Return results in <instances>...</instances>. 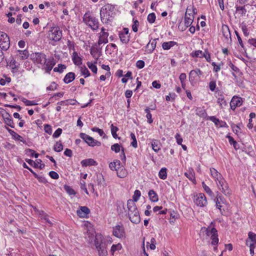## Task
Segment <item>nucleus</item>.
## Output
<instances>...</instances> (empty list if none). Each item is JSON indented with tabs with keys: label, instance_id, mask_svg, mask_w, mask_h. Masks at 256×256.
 I'll list each match as a JSON object with an SVG mask.
<instances>
[{
	"label": "nucleus",
	"instance_id": "f257e3e1",
	"mask_svg": "<svg viewBox=\"0 0 256 256\" xmlns=\"http://www.w3.org/2000/svg\"><path fill=\"white\" fill-rule=\"evenodd\" d=\"M114 8V6L110 4H106L102 8L100 16L102 22L108 23L112 20L115 14Z\"/></svg>",
	"mask_w": 256,
	"mask_h": 256
},
{
	"label": "nucleus",
	"instance_id": "f03ea898",
	"mask_svg": "<svg viewBox=\"0 0 256 256\" xmlns=\"http://www.w3.org/2000/svg\"><path fill=\"white\" fill-rule=\"evenodd\" d=\"M83 21L84 24L94 31L98 28L99 22L98 20L92 14L90 11L86 12L83 16Z\"/></svg>",
	"mask_w": 256,
	"mask_h": 256
},
{
	"label": "nucleus",
	"instance_id": "7ed1b4c3",
	"mask_svg": "<svg viewBox=\"0 0 256 256\" xmlns=\"http://www.w3.org/2000/svg\"><path fill=\"white\" fill-rule=\"evenodd\" d=\"M94 244L100 256H106L108 255L106 244L104 242H103L102 236L101 234L96 236Z\"/></svg>",
	"mask_w": 256,
	"mask_h": 256
},
{
	"label": "nucleus",
	"instance_id": "20e7f679",
	"mask_svg": "<svg viewBox=\"0 0 256 256\" xmlns=\"http://www.w3.org/2000/svg\"><path fill=\"white\" fill-rule=\"evenodd\" d=\"M204 229L206 234L207 236H210L212 240L211 244L215 246L218 244V231L214 228H211L208 226V228H202V230Z\"/></svg>",
	"mask_w": 256,
	"mask_h": 256
},
{
	"label": "nucleus",
	"instance_id": "39448f33",
	"mask_svg": "<svg viewBox=\"0 0 256 256\" xmlns=\"http://www.w3.org/2000/svg\"><path fill=\"white\" fill-rule=\"evenodd\" d=\"M48 37L54 42L59 41L62 36V32L58 27H53L48 31Z\"/></svg>",
	"mask_w": 256,
	"mask_h": 256
},
{
	"label": "nucleus",
	"instance_id": "423d86ee",
	"mask_svg": "<svg viewBox=\"0 0 256 256\" xmlns=\"http://www.w3.org/2000/svg\"><path fill=\"white\" fill-rule=\"evenodd\" d=\"M10 46V40L8 36L4 32H0V48L2 50H7Z\"/></svg>",
	"mask_w": 256,
	"mask_h": 256
},
{
	"label": "nucleus",
	"instance_id": "0eeeda50",
	"mask_svg": "<svg viewBox=\"0 0 256 256\" xmlns=\"http://www.w3.org/2000/svg\"><path fill=\"white\" fill-rule=\"evenodd\" d=\"M80 136L88 144V146H90L93 147L95 146H99L101 145V142H100L94 140L93 138L84 133H80Z\"/></svg>",
	"mask_w": 256,
	"mask_h": 256
},
{
	"label": "nucleus",
	"instance_id": "6e6552de",
	"mask_svg": "<svg viewBox=\"0 0 256 256\" xmlns=\"http://www.w3.org/2000/svg\"><path fill=\"white\" fill-rule=\"evenodd\" d=\"M194 202L196 205L200 207H204L207 204L206 197L202 193H199L194 196Z\"/></svg>",
	"mask_w": 256,
	"mask_h": 256
},
{
	"label": "nucleus",
	"instance_id": "1a4fd4ad",
	"mask_svg": "<svg viewBox=\"0 0 256 256\" xmlns=\"http://www.w3.org/2000/svg\"><path fill=\"white\" fill-rule=\"evenodd\" d=\"M101 44H99V41H98L97 43L94 44L90 49V54L96 59L94 63L97 62V60L102 54V47L100 46Z\"/></svg>",
	"mask_w": 256,
	"mask_h": 256
},
{
	"label": "nucleus",
	"instance_id": "9d476101",
	"mask_svg": "<svg viewBox=\"0 0 256 256\" xmlns=\"http://www.w3.org/2000/svg\"><path fill=\"white\" fill-rule=\"evenodd\" d=\"M30 59L34 63L42 64L46 61V56L42 52H35L30 54Z\"/></svg>",
	"mask_w": 256,
	"mask_h": 256
},
{
	"label": "nucleus",
	"instance_id": "9b49d317",
	"mask_svg": "<svg viewBox=\"0 0 256 256\" xmlns=\"http://www.w3.org/2000/svg\"><path fill=\"white\" fill-rule=\"evenodd\" d=\"M194 19V16H192V17L187 16H184V24H180L178 26V28L182 31H184L188 27L190 26L192 24Z\"/></svg>",
	"mask_w": 256,
	"mask_h": 256
},
{
	"label": "nucleus",
	"instance_id": "f8f14e48",
	"mask_svg": "<svg viewBox=\"0 0 256 256\" xmlns=\"http://www.w3.org/2000/svg\"><path fill=\"white\" fill-rule=\"evenodd\" d=\"M56 63V60L53 57L46 59V62L43 63L45 65L46 72L50 74Z\"/></svg>",
	"mask_w": 256,
	"mask_h": 256
},
{
	"label": "nucleus",
	"instance_id": "ddd939ff",
	"mask_svg": "<svg viewBox=\"0 0 256 256\" xmlns=\"http://www.w3.org/2000/svg\"><path fill=\"white\" fill-rule=\"evenodd\" d=\"M113 234L118 238H121L124 236V230L122 226L117 225L113 228Z\"/></svg>",
	"mask_w": 256,
	"mask_h": 256
},
{
	"label": "nucleus",
	"instance_id": "4468645a",
	"mask_svg": "<svg viewBox=\"0 0 256 256\" xmlns=\"http://www.w3.org/2000/svg\"><path fill=\"white\" fill-rule=\"evenodd\" d=\"M216 184L220 190L224 194H230L228 184L226 182L223 178L217 182Z\"/></svg>",
	"mask_w": 256,
	"mask_h": 256
},
{
	"label": "nucleus",
	"instance_id": "2eb2a0df",
	"mask_svg": "<svg viewBox=\"0 0 256 256\" xmlns=\"http://www.w3.org/2000/svg\"><path fill=\"white\" fill-rule=\"evenodd\" d=\"M128 216L132 222L138 224L140 221V218L138 210L134 212L128 213Z\"/></svg>",
	"mask_w": 256,
	"mask_h": 256
},
{
	"label": "nucleus",
	"instance_id": "dca6fc26",
	"mask_svg": "<svg viewBox=\"0 0 256 256\" xmlns=\"http://www.w3.org/2000/svg\"><path fill=\"white\" fill-rule=\"evenodd\" d=\"M242 100L240 97L234 96L230 102L231 108L234 110L236 107L240 106L242 104Z\"/></svg>",
	"mask_w": 256,
	"mask_h": 256
},
{
	"label": "nucleus",
	"instance_id": "f3484780",
	"mask_svg": "<svg viewBox=\"0 0 256 256\" xmlns=\"http://www.w3.org/2000/svg\"><path fill=\"white\" fill-rule=\"evenodd\" d=\"M76 213L80 218H86L87 215L90 213V210L86 206H80Z\"/></svg>",
	"mask_w": 256,
	"mask_h": 256
},
{
	"label": "nucleus",
	"instance_id": "a211bd4d",
	"mask_svg": "<svg viewBox=\"0 0 256 256\" xmlns=\"http://www.w3.org/2000/svg\"><path fill=\"white\" fill-rule=\"evenodd\" d=\"M101 33L99 36L98 40L99 44H106L108 42V33L105 32V28H102L101 29Z\"/></svg>",
	"mask_w": 256,
	"mask_h": 256
},
{
	"label": "nucleus",
	"instance_id": "6ab92c4d",
	"mask_svg": "<svg viewBox=\"0 0 256 256\" xmlns=\"http://www.w3.org/2000/svg\"><path fill=\"white\" fill-rule=\"evenodd\" d=\"M26 160L29 164L34 166L36 168H38L40 170H42L45 166L44 164H41L42 160L40 159L36 160V162H34L33 160L30 159H26Z\"/></svg>",
	"mask_w": 256,
	"mask_h": 256
},
{
	"label": "nucleus",
	"instance_id": "aec40b11",
	"mask_svg": "<svg viewBox=\"0 0 256 256\" xmlns=\"http://www.w3.org/2000/svg\"><path fill=\"white\" fill-rule=\"evenodd\" d=\"M2 117L4 120V122L6 125L10 126L12 128H14L12 118L9 113L6 112L5 114H3Z\"/></svg>",
	"mask_w": 256,
	"mask_h": 256
},
{
	"label": "nucleus",
	"instance_id": "412c9836",
	"mask_svg": "<svg viewBox=\"0 0 256 256\" xmlns=\"http://www.w3.org/2000/svg\"><path fill=\"white\" fill-rule=\"evenodd\" d=\"M7 64L9 66L12 72H14L18 70V65L16 64V60L13 58H10L9 60H6Z\"/></svg>",
	"mask_w": 256,
	"mask_h": 256
},
{
	"label": "nucleus",
	"instance_id": "4be33fe9",
	"mask_svg": "<svg viewBox=\"0 0 256 256\" xmlns=\"http://www.w3.org/2000/svg\"><path fill=\"white\" fill-rule=\"evenodd\" d=\"M29 55L30 54L28 51L27 50H18L16 51V56L20 60L27 59L29 56Z\"/></svg>",
	"mask_w": 256,
	"mask_h": 256
},
{
	"label": "nucleus",
	"instance_id": "5701e85b",
	"mask_svg": "<svg viewBox=\"0 0 256 256\" xmlns=\"http://www.w3.org/2000/svg\"><path fill=\"white\" fill-rule=\"evenodd\" d=\"M116 174L118 177L120 178H124L127 176L128 172L124 166H121L120 167H118Z\"/></svg>",
	"mask_w": 256,
	"mask_h": 256
},
{
	"label": "nucleus",
	"instance_id": "b1692460",
	"mask_svg": "<svg viewBox=\"0 0 256 256\" xmlns=\"http://www.w3.org/2000/svg\"><path fill=\"white\" fill-rule=\"evenodd\" d=\"M81 164L82 166H96L98 163L92 158H88L84 160L81 162Z\"/></svg>",
	"mask_w": 256,
	"mask_h": 256
},
{
	"label": "nucleus",
	"instance_id": "393cba45",
	"mask_svg": "<svg viewBox=\"0 0 256 256\" xmlns=\"http://www.w3.org/2000/svg\"><path fill=\"white\" fill-rule=\"evenodd\" d=\"M202 74V72L198 68H196L194 70H192L189 74V78L190 80H192V78L194 80L196 76L199 77Z\"/></svg>",
	"mask_w": 256,
	"mask_h": 256
},
{
	"label": "nucleus",
	"instance_id": "a878e982",
	"mask_svg": "<svg viewBox=\"0 0 256 256\" xmlns=\"http://www.w3.org/2000/svg\"><path fill=\"white\" fill-rule=\"evenodd\" d=\"M194 174V172L192 168H190L188 172H184V176L194 184L196 183Z\"/></svg>",
	"mask_w": 256,
	"mask_h": 256
},
{
	"label": "nucleus",
	"instance_id": "bb28decb",
	"mask_svg": "<svg viewBox=\"0 0 256 256\" xmlns=\"http://www.w3.org/2000/svg\"><path fill=\"white\" fill-rule=\"evenodd\" d=\"M210 172L212 176L215 179L216 182L222 178V174L218 172L215 168H210Z\"/></svg>",
	"mask_w": 256,
	"mask_h": 256
},
{
	"label": "nucleus",
	"instance_id": "cd10ccee",
	"mask_svg": "<svg viewBox=\"0 0 256 256\" xmlns=\"http://www.w3.org/2000/svg\"><path fill=\"white\" fill-rule=\"evenodd\" d=\"M127 206L129 211L128 213L138 210L136 204L132 200H128Z\"/></svg>",
	"mask_w": 256,
	"mask_h": 256
},
{
	"label": "nucleus",
	"instance_id": "c85d7f7f",
	"mask_svg": "<svg viewBox=\"0 0 256 256\" xmlns=\"http://www.w3.org/2000/svg\"><path fill=\"white\" fill-rule=\"evenodd\" d=\"M75 78V74L72 72L68 73L64 78V81L66 84H68L73 81Z\"/></svg>",
	"mask_w": 256,
	"mask_h": 256
},
{
	"label": "nucleus",
	"instance_id": "c756f323",
	"mask_svg": "<svg viewBox=\"0 0 256 256\" xmlns=\"http://www.w3.org/2000/svg\"><path fill=\"white\" fill-rule=\"evenodd\" d=\"M222 32L224 36L228 39L231 38V35L228 26L227 25H222Z\"/></svg>",
	"mask_w": 256,
	"mask_h": 256
},
{
	"label": "nucleus",
	"instance_id": "7c9ffc66",
	"mask_svg": "<svg viewBox=\"0 0 256 256\" xmlns=\"http://www.w3.org/2000/svg\"><path fill=\"white\" fill-rule=\"evenodd\" d=\"M72 60L74 63L77 66H80L82 64V60L78 56L76 52H74L72 54Z\"/></svg>",
	"mask_w": 256,
	"mask_h": 256
},
{
	"label": "nucleus",
	"instance_id": "2f4dec72",
	"mask_svg": "<svg viewBox=\"0 0 256 256\" xmlns=\"http://www.w3.org/2000/svg\"><path fill=\"white\" fill-rule=\"evenodd\" d=\"M177 44V43L174 41L164 42L162 44V48L164 50H168Z\"/></svg>",
	"mask_w": 256,
	"mask_h": 256
},
{
	"label": "nucleus",
	"instance_id": "473e14b6",
	"mask_svg": "<svg viewBox=\"0 0 256 256\" xmlns=\"http://www.w3.org/2000/svg\"><path fill=\"white\" fill-rule=\"evenodd\" d=\"M152 150L158 152L160 149V142L158 140H153L152 142Z\"/></svg>",
	"mask_w": 256,
	"mask_h": 256
},
{
	"label": "nucleus",
	"instance_id": "72a5a7b5",
	"mask_svg": "<svg viewBox=\"0 0 256 256\" xmlns=\"http://www.w3.org/2000/svg\"><path fill=\"white\" fill-rule=\"evenodd\" d=\"M148 196L151 201L153 202H156L158 201V196L156 192L152 190H150L148 192Z\"/></svg>",
	"mask_w": 256,
	"mask_h": 256
},
{
	"label": "nucleus",
	"instance_id": "f704fd0d",
	"mask_svg": "<svg viewBox=\"0 0 256 256\" xmlns=\"http://www.w3.org/2000/svg\"><path fill=\"white\" fill-rule=\"evenodd\" d=\"M158 40V38L154 39L151 42H150L147 44L146 47L148 48L150 50V52H152L155 49L156 44V40Z\"/></svg>",
	"mask_w": 256,
	"mask_h": 256
},
{
	"label": "nucleus",
	"instance_id": "c9c22d12",
	"mask_svg": "<svg viewBox=\"0 0 256 256\" xmlns=\"http://www.w3.org/2000/svg\"><path fill=\"white\" fill-rule=\"evenodd\" d=\"M95 182L99 186L104 184V179L103 176L101 174H98L96 175V179Z\"/></svg>",
	"mask_w": 256,
	"mask_h": 256
},
{
	"label": "nucleus",
	"instance_id": "e433bc0d",
	"mask_svg": "<svg viewBox=\"0 0 256 256\" xmlns=\"http://www.w3.org/2000/svg\"><path fill=\"white\" fill-rule=\"evenodd\" d=\"M166 168H162L160 169L158 173V176L162 180H165L167 178Z\"/></svg>",
	"mask_w": 256,
	"mask_h": 256
},
{
	"label": "nucleus",
	"instance_id": "4c0bfd02",
	"mask_svg": "<svg viewBox=\"0 0 256 256\" xmlns=\"http://www.w3.org/2000/svg\"><path fill=\"white\" fill-rule=\"evenodd\" d=\"M120 41L126 44L130 40L129 36L126 35L124 33H120L119 34Z\"/></svg>",
	"mask_w": 256,
	"mask_h": 256
},
{
	"label": "nucleus",
	"instance_id": "58836bf2",
	"mask_svg": "<svg viewBox=\"0 0 256 256\" xmlns=\"http://www.w3.org/2000/svg\"><path fill=\"white\" fill-rule=\"evenodd\" d=\"M110 130H111V132L114 138L118 139L120 138H118V135L116 134V132L118 130V128L116 126H114L113 124H112L110 125Z\"/></svg>",
	"mask_w": 256,
	"mask_h": 256
},
{
	"label": "nucleus",
	"instance_id": "ea45409f",
	"mask_svg": "<svg viewBox=\"0 0 256 256\" xmlns=\"http://www.w3.org/2000/svg\"><path fill=\"white\" fill-rule=\"evenodd\" d=\"M236 12H238L240 16H242L246 14V10L244 6H238L236 7Z\"/></svg>",
	"mask_w": 256,
	"mask_h": 256
},
{
	"label": "nucleus",
	"instance_id": "a19ab883",
	"mask_svg": "<svg viewBox=\"0 0 256 256\" xmlns=\"http://www.w3.org/2000/svg\"><path fill=\"white\" fill-rule=\"evenodd\" d=\"M217 102L222 108L226 106V102L224 100V96L222 95H220L219 97L218 98Z\"/></svg>",
	"mask_w": 256,
	"mask_h": 256
},
{
	"label": "nucleus",
	"instance_id": "79ce46f5",
	"mask_svg": "<svg viewBox=\"0 0 256 256\" xmlns=\"http://www.w3.org/2000/svg\"><path fill=\"white\" fill-rule=\"evenodd\" d=\"M54 150L56 152H60L63 150V145L60 141L56 142L54 146Z\"/></svg>",
	"mask_w": 256,
	"mask_h": 256
},
{
	"label": "nucleus",
	"instance_id": "37998d69",
	"mask_svg": "<svg viewBox=\"0 0 256 256\" xmlns=\"http://www.w3.org/2000/svg\"><path fill=\"white\" fill-rule=\"evenodd\" d=\"M196 114L202 118H206L207 115L205 110L200 108L196 110Z\"/></svg>",
	"mask_w": 256,
	"mask_h": 256
},
{
	"label": "nucleus",
	"instance_id": "c03bdc74",
	"mask_svg": "<svg viewBox=\"0 0 256 256\" xmlns=\"http://www.w3.org/2000/svg\"><path fill=\"white\" fill-rule=\"evenodd\" d=\"M144 111L146 113V117L148 118V122L149 124H152L153 122V120L152 118V115L150 112V108H146Z\"/></svg>",
	"mask_w": 256,
	"mask_h": 256
},
{
	"label": "nucleus",
	"instance_id": "a18cd8bd",
	"mask_svg": "<svg viewBox=\"0 0 256 256\" xmlns=\"http://www.w3.org/2000/svg\"><path fill=\"white\" fill-rule=\"evenodd\" d=\"M66 66L64 64H58V67H56L54 68V72H58L60 73L62 72L66 68Z\"/></svg>",
	"mask_w": 256,
	"mask_h": 256
},
{
	"label": "nucleus",
	"instance_id": "49530a36",
	"mask_svg": "<svg viewBox=\"0 0 256 256\" xmlns=\"http://www.w3.org/2000/svg\"><path fill=\"white\" fill-rule=\"evenodd\" d=\"M206 119L212 122L216 127H218V124L220 122V120L217 118L215 116H208Z\"/></svg>",
	"mask_w": 256,
	"mask_h": 256
},
{
	"label": "nucleus",
	"instance_id": "de8ad7c7",
	"mask_svg": "<svg viewBox=\"0 0 256 256\" xmlns=\"http://www.w3.org/2000/svg\"><path fill=\"white\" fill-rule=\"evenodd\" d=\"M80 72L84 76V78H86L90 76L89 70L85 66H83L80 68Z\"/></svg>",
	"mask_w": 256,
	"mask_h": 256
},
{
	"label": "nucleus",
	"instance_id": "09e8293b",
	"mask_svg": "<svg viewBox=\"0 0 256 256\" xmlns=\"http://www.w3.org/2000/svg\"><path fill=\"white\" fill-rule=\"evenodd\" d=\"M64 190L68 193L70 195H75L76 192L74 190L69 186L64 185Z\"/></svg>",
	"mask_w": 256,
	"mask_h": 256
},
{
	"label": "nucleus",
	"instance_id": "8fccbe9b",
	"mask_svg": "<svg viewBox=\"0 0 256 256\" xmlns=\"http://www.w3.org/2000/svg\"><path fill=\"white\" fill-rule=\"evenodd\" d=\"M21 100L26 106H35L38 104L34 101L29 100L24 98H22Z\"/></svg>",
	"mask_w": 256,
	"mask_h": 256
},
{
	"label": "nucleus",
	"instance_id": "3c124183",
	"mask_svg": "<svg viewBox=\"0 0 256 256\" xmlns=\"http://www.w3.org/2000/svg\"><path fill=\"white\" fill-rule=\"evenodd\" d=\"M122 246L120 244H113L111 247L110 252L112 254H114V253L119 250L122 248Z\"/></svg>",
	"mask_w": 256,
	"mask_h": 256
},
{
	"label": "nucleus",
	"instance_id": "603ef678",
	"mask_svg": "<svg viewBox=\"0 0 256 256\" xmlns=\"http://www.w3.org/2000/svg\"><path fill=\"white\" fill-rule=\"evenodd\" d=\"M26 154H30V156L32 157H35L36 158H38L39 154L38 153H36L35 151L33 150L30 149V148H27L25 150Z\"/></svg>",
	"mask_w": 256,
	"mask_h": 256
},
{
	"label": "nucleus",
	"instance_id": "864d4df0",
	"mask_svg": "<svg viewBox=\"0 0 256 256\" xmlns=\"http://www.w3.org/2000/svg\"><path fill=\"white\" fill-rule=\"evenodd\" d=\"M130 136L132 140V142H131V146H132L134 148H137L138 147L137 141H136V139L135 134L134 133L131 132Z\"/></svg>",
	"mask_w": 256,
	"mask_h": 256
},
{
	"label": "nucleus",
	"instance_id": "5fc2aeb1",
	"mask_svg": "<svg viewBox=\"0 0 256 256\" xmlns=\"http://www.w3.org/2000/svg\"><path fill=\"white\" fill-rule=\"evenodd\" d=\"M140 194L141 193L139 190H136L134 192V195L132 196V200H133L134 202H136L138 200Z\"/></svg>",
	"mask_w": 256,
	"mask_h": 256
},
{
	"label": "nucleus",
	"instance_id": "6e6d98bb",
	"mask_svg": "<svg viewBox=\"0 0 256 256\" xmlns=\"http://www.w3.org/2000/svg\"><path fill=\"white\" fill-rule=\"evenodd\" d=\"M156 18V14H154V13L152 12V13L148 15L147 19H148V21L150 23L152 24L155 22Z\"/></svg>",
	"mask_w": 256,
	"mask_h": 256
},
{
	"label": "nucleus",
	"instance_id": "4d7b16f0",
	"mask_svg": "<svg viewBox=\"0 0 256 256\" xmlns=\"http://www.w3.org/2000/svg\"><path fill=\"white\" fill-rule=\"evenodd\" d=\"M203 54H204V52H202L200 50H198L195 51L194 52H192L191 55L192 57L202 58Z\"/></svg>",
	"mask_w": 256,
	"mask_h": 256
},
{
	"label": "nucleus",
	"instance_id": "13d9d810",
	"mask_svg": "<svg viewBox=\"0 0 256 256\" xmlns=\"http://www.w3.org/2000/svg\"><path fill=\"white\" fill-rule=\"evenodd\" d=\"M95 64L96 63L94 62V64H92L90 62H88L87 65L93 72H94V74H96L98 69L97 67L95 65Z\"/></svg>",
	"mask_w": 256,
	"mask_h": 256
},
{
	"label": "nucleus",
	"instance_id": "bf43d9fd",
	"mask_svg": "<svg viewBox=\"0 0 256 256\" xmlns=\"http://www.w3.org/2000/svg\"><path fill=\"white\" fill-rule=\"evenodd\" d=\"M111 150L114 151L116 153H118L120 150V146L118 144H115L112 146Z\"/></svg>",
	"mask_w": 256,
	"mask_h": 256
},
{
	"label": "nucleus",
	"instance_id": "052dcab7",
	"mask_svg": "<svg viewBox=\"0 0 256 256\" xmlns=\"http://www.w3.org/2000/svg\"><path fill=\"white\" fill-rule=\"evenodd\" d=\"M13 138L16 140H18L22 142L24 144H26V142L25 140H24L22 136L18 134L17 133H15V134L12 136Z\"/></svg>",
	"mask_w": 256,
	"mask_h": 256
},
{
	"label": "nucleus",
	"instance_id": "680f3d73",
	"mask_svg": "<svg viewBox=\"0 0 256 256\" xmlns=\"http://www.w3.org/2000/svg\"><path fill=\"white\" fill-rule=\"evenodd\" d=\"M204 58L207 62H210V54L208 52V50H205L202 55V58Z\"/></svg>",
	"mask_w": 256,
	"mask_h": 256
},
{
	"label": "nucleus",
	"instance_id": "e2e57ef3",
	"mask_svg": "<svg viewBox=\"0 0 256 256\" xmlns=\"http://www.w3.org/2000/svg\"><path fill=\"white\" fill-rule=\"evenodd\" d=\"M216 200L218 202H222V204H224L226 202L224 198L218 192H217Z\"/></svg>",
	"mask_w": 256,
	"mask_h": 256
},
{
	"label": "nucleus",
	"instance_id": "0e129e2a",
	"mask_svg": "<svg viewBox=\"0 0 256 256\" xmlns=\"http://www.w3.org/2000/svg\"><path fill=\"white\" fill-rule=\"evenodd\" d=\"M44 132H46L47 134H51L52 133V126L48 124H44Z\"/></svg>",
	"mask_w": 256,
	"mask_h": 256
},
{
	"label": "nucleus",
	"instance_id": "69168bd1",
	"mask_svg": "<svg viewBox=\"0 0 256 256\" xmlns=\"http://www.w3.org/2000/svg\"><path fill=\"white\" fill-rule=\"evenodd\" d=\"M139 26V22L137 20H134V24L132 25V29L134 32H137L138 30V27Z\"/></svg>",
	"mask_w": 256,
	"mask_h": 256
},
{
	"label": "nucleus",
	"instance_id": "338daca9",
	"mask_svg": "<svg viewBox=\"0 0 256 256\" xmlns=\"http://www.w3.org/2000/svg\"><path fill=\"white\" fill-rule=\"evenodd\" d=\"M62 129L60 128H58L54 132L52 135L53 138H58L62 133Z\"/></svg>",
	"mask_w": 256,
	"mask_h": 256
},
{
	"label": "nucleus",
	"instance_id": "774afa93",
	"mask_svg": "<svg viewBox=\"0 0 256 256\" xmlns=\"http://www.w3.org/2000/svg\"><path fill=\"white\" fill-rule=\"evenodd\" d=\"M248 238L253 242H256V234L250 232H248Z\"/></svg>",
	"mask_w": 256,
	"mask_h": 256
}]
</instances>
